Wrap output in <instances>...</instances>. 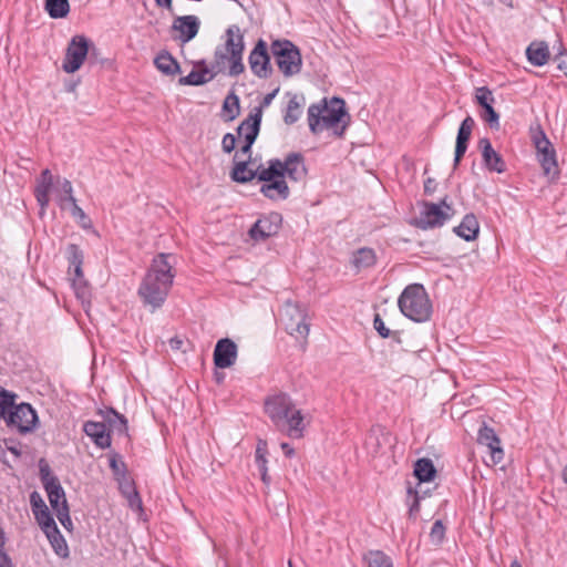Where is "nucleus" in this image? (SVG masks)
Masks as SVG:
<instances>
[{"label":"nucleus","mask_w":567,"mask_h":567,"mask_svg":"<svg viewBox=\"0 0 567 567\" xmlns=\"http://www.w3.org/2000/svg\"><path fill=\"white\" fill-rule=\"evenodd\" d=\"M175 257L172 254H158L152 260L147 269L137 293L145 307H150L151 311L161 308L173 286L175 271L173 261Z\"/></svg>","instance_id":"nucleus-1"},{"label":"nucleus","mask_w":567,"mask_h":567,"mask_svg":"<svg viewBox=\"0 0 567 567\" xmlns=\"http://www.w3.org/2000/svg\"><path fill=\"white\" fill-rule=\"evenodd\" d=\"M264 409L279 432L290 439L303 437L308 422L289 394L279 392L267 396Z\"/></svg>","instance_id":"nucleus-2"},{"label":"nucleus","mask_w":567,"mask_h":567,"mask_svg":"<svg viewBox=\"0 0 567 567\" xmlns=\"http://www.w3.org/2000/svg\"><path fill=\"white\" fill-rule=\"evenodd\" d=\"M349 114L341 99L333 97L328 104L326 100L312 104L308 109L309 128L313 134L331 131L334 136L341 137L347 128Z\"/></svg>","instance_id":"nucleus-3"},{"label":"nucleus","mask_w":567,"mask_h":567,"mask_svg":"<svg viewBox=\"0 0 567 567\" xmlns=\"http://www.w3.org/2000/svg\"><path fill=\"white\" fill-rule=\"evenodd\" d=\"M400 311L415 322H425L432 313V303L424 287L412 284L404 288L398 299Z\"/></svg>","instance_id":"nucleus-4"},{"label":"nucleus","mask_w":567,"mask_h":567,"mask_svg":"<svg viewBox=\"0 0 567 567\" xmlns=\"http://www.w3.org/2000/svg\"><path fill=\"white\" fill-rule=\"evenodd\" d=\"M271 52L276 64L285 76L298 74L302 60L299 49L289 40H276L271 43Z\"/></svg>","instance_id":"nucleus-5"},{"label":"nucleus","mask_w":567,"mask_h":567,"mask_svg":"<svg viewBox=\"0 0 567 567\" xmlns=\"http://www.w3.org/2000/svg\"><path fill=\"white\" fill-rule=\"evenodd\" d=\"M40 480L48 494L51 507L56 513L59 520L68 518V502L59 478L52 474L50 466L43 461L40 462Z\"/></svg>","instance_id":"nucleus-6"},{"label":"nucleus","mask_w":567,"mask_h":567,"mask_svg":"<svg viewBox=\"0 0 567 567\" xmlns=\"http://www.w3.org/2000/svg\"><path fill=\"white\" fill-rule=\"evenodd\" d=\"M280 321L289 334L297 339H307L310 324L306 309L301 305L292 301L285 302L280 311Z\"/></svg>","instance_id":"nucleus-7"},{"label":"nucleus","mask_w":567,"mask_h":567,"mask_svg":"<svg viewBox=\"0 0 567 567\" xmlns=\"http://www.w3.org/2000/svg\"><path fill=\"white\" fill-rule=\"evenodd\" d=\"M7 426L19 434H29L37 430L39 417L35 410L29 403L14 404L3 417Z\"/></svg>","instance_id":"nucleus-8"},{"label":"nucleus","mask_w":567,"mask_h":567,"mask_svg":"<svg viewBox=\"0 0 567 567\" xmlns=\"http://www.w3.org/2000/svg\"><path fill=\"white\" fill-rule=\"evenodd\" d=\"M454 214L452 206L447 203L446 197L440 204L424 202L422 210L416 220V226L421 229H431L441 227Z\"/></svg>","instance_id":"nucleus-9"},{"label":"nucleus","mask_w":567,"mask_h":567,"mask_svg":"<svg viewBox=\"0 0 567 567\" xmlns=\"http://www.w3.org/2000/svg\"><path fill=\"white\" fill-rule=\"evenodd\" d=\"M90 41L86 37L74 35L66 48L62 62V70L65 73H74L83 65L89 53Z\"/></svg>","instance_id":"nucleus-10"},{"label":"nucleus","mask_w":567,"mask_h":567,"mask_svg":"<svg viewBox=\"0 0 567 567\" xmlns=\"http://www.w3.org/2000/svg\"><path fill=\"white\" fill-rule=\"evenodd\" d=\"M226 37H228V45L235 47L233 51V56H230L229 63V75L237 76L244 72L245 66L243 63V52H244V37L240 32V28L236 24L228 27L226 30Z\"/></svg>","instance_id":"nucleus-11"},{"label":"nucleus","mask_w":567,"mask_h":567,"mask_svg":"<svg viewBox=\"0 0 567 567\" xmlns=\"http://www.w3.org/2000/svg\"><path fill=\"white\" fill-rule=\"evenodd\" d=\"M248 60L251 72L258 78L266 79L271 74L270 58L264 40L257 42Z\"/></svg>","instance_id":"nucleus-12"},{"label":"nucleus","mask_w":567,"mask_h":567,"mask_svg":"<svg viewBox=\"0 0 567 567\" xmlns=\"http://www.w3.org/2000/svg\"><path fill=\"white\" fill-rule=\"evenodd\" d=\"M281 221V215L278 213L264 216L254 224L249 230V235L254 240H266L279 231Z\"/></svg>","instance_id":"nucleus-13"},{"label":"nucleus","mask_w":567,"mask_h":567,"mask_svg":"<svg viewBox=\"0 0 567 567\" xmlns=\"http://www.w3.org/2000/svg\"><path fill=\"white\" fill-rule=\"evenodd\" d=\"M237 353V344L231 339H220L215 346L214 363L219 369H227L236 362Z\"/></svg>","instance_id":"nucleus-14"},{"label":"nucleus","mask_w":567,"mask_h":567,"mask_svg":"<svg viewBox=\"0 0 567 567\" xmlns=\"http://www.w3.org/2000/svg\"><path fill=\"white\" fill-rule=\"evenodd\" d=\"M200 27V21L196 16H181L176 17L172 24V30L177 32V38L182 43L193 40Z\"/></svg>","instance_id":"nucleus-15"},{"label":"nucleus","mask_w":567,"mask_h":567,"mask_svg":"<svg viewBox=\"0 0 567 567\" xmlns=\"http://www.w3.org/2000/svg\"><path fill=\"white\" fill-rule=\"evenodd\" d=\"M478 147L482 152V158L485 167L491 172L502 174L506 171V164L501 154H498L492 146L488 138H481Z\"/></svg>","instance_id":"nucleus-16"},{"label":"nucleus","mask_w":567,"mask_h":567,"mask_svg":"<svg viewBox=\"0 0 567 567\" xmlns=\"http://www.w3.org/2000/svg\"><path fill=\"white\" fill-rule=\"evenodd\" d=\"M477 441L480 444L485 445L489 449L491 457L494 464L502 462L504 452L501 447V441L496 436L494 430L487 425H483L478 430Z\"/></svg>","instance_id":"nucleus-17"},{"label":"nucleus","mask_w":567,"mask_h":567,"mask_svg":"<svg viewBox=\"0 0 567 567\" xmlns=\"http://www.w3.org/2000/svg\"><path fill=\"white\" fill-rule=\"evenodd\" d=\"M281 172L284 177L287 175L290 179L297 182L305 178L307 168L303 156L300 153H290L281 161Z\"/></svg>","instance_id":"nucleus-18"},{"label":"nucleus","mask_w":567,"mask_h":567,"mask_svg":"<svg viewBox=\"0 0 567 567\" xmlns=\"http://www.w3.org/2000/svg\"><path fill=\"white\" fill-rule=\"evenodd\" d=\"M83 431L100 449L111 446V435L106 430L105 423L87 421L83 425Z\"/></svg>","instance_id":"nucleus-19"},{"label":"nucleus","mask_w":567,"mask_h":567,"mask_svg":"<svg viewBox=\"0 0 567 567\" xmlns=\"http://www.w3.org/2000/svg\"><path fill=\"white\" fill-rule=\"evenodd\" d=\"M256 167L248 158L234 159L230 176L237 183H247L256 177Z\"/></svg>","instance_id":"nucleus-20"},{"label":"nucleus","mask_w":567,"mask_h":567,"mask_svg":"<svg viewBox=\"0 0 567 567\" xmlns=\"http://www.w3.org/2000/svg\"><path fill=\"white\" fill-rule=\"evenodd\" d=\"M480 231V224L474 214H467L458 226L454 228V233L466 241L474 240Z\"/></svg>","instance_id":"nucleus-21"},{"label":"nucleus","mask_w":567,"mask_h":567,"mask_svg":"<svg viewBox=\"0 0 567 567\" xmlns=\"http://www.w3.org/2000/svg\"><path fill=\"white\" fill-rule=\"evenodd\" d=\"M260 193L271 200H278L288 198L290 192L285 177H280L271 183L262 184Z\"/></svg>","instance_id":"nucleus-22"},{"label":"nucleus","mask_w":567,"mask_h":567,"mask_svg":"<svg viewBox=\"0 0 567 567\" xmlns=\"http://www.w3.org/2000/svg\"><path fill=\"white\" fill-rule=\"evenodd\" d=\"M377 262V255L374 249L369 247H362L353 251L351 257V264L357 271H361L367 268H371Z\"/></svg>","instance_id":"nucleus-23"},{"label":"nucleus","mask_w":567,"mask_h":567,"mask_svg":"<svg viewBox=\"0 0 567 567\" xmlns=\"http://www.w3.org/2000/svg\"><path fill=\"white\" fill-rule=\"evenodd\" d=\"M528 61L535 66H542L549 60L550 53L547 43L532 42L526 49Z\"/></svg>","instance_id":"nucleus-24"},{"label":"nucleus","mask_w":567,"mask_h":567,"mask_svg":"<svg viewBox=\"0 0 567 567\" xmlns=\"http://www.w3.org/2000/svg\"><path fill=\"white\" fill-rule=\"evenodd\" d=\"M256 171V177L259 182H264V184H268L272 181H277V178L284 177L281 172V161L277 158L268 161V167L258 165Z\"/></svg>","instance_id":"nucleus-25"},{"label":"nucleus","mask_w":567,"mask_h":567,"mask_svg":"<svg viewBox=\"0 0 567 567\" xmlns=\"http://www.w3.org/2000/svg\"><path fill=\"white\" fill-rule=\"evenodd\" d=\"M287 96H289V101L284 114V122L287 125H291L299 120L305 99L292 93H287Z\"/></svg>","instance_id":"nucleus-26"},{"label":"nucleus","mask_w":567,"mask_h":567,"mask_svg":"<svg viewBox=\"0 0 567 567\" xmlns=\"http://www.w3.org/2000/svg\"><path fill=\"white\" fill-rule=\"evenodd\" d=\"M156 68L166 75H175L181 72L179 63L167 51H162L154 60Z\"/></svg>","instance_id":"nucleus-27"},{"label":"nucleus","mask_w":567,"mask_h":567,"mask_svg":"<svg viewBox=\"0 0 567 567\" xmlns=\"http://www.w3.org/2000/svg\"><path fill=\"white\" fill-rule=\"evenodd\" d=\"M235 47L228 45V38L223 47H218L214 54V62L212 63V71L216 74L223 72L226 69V63L230 61Z\"/></svg>","instance_id":"nucleus-28"},{"label":"nucleus","mask_w":567,"mask_h":567,"mask_svg":"<svg viewBox=\"0 0 567 567\" xmlns=\"http://www.w3.org/2000/svg\"><path fill=\"white\" fill-rule=\"evenodd\" d=\"M103 420L107 422L112 431L126 434L127 433V420L114 409L110 408L105 411H101Z\"/></svg>","instance_id":"nucleus-29"},{"label":"nucleus","mask_w":567,"mask_h":567,"mask_svg":"<svg viewBox=\"0 0 567 567\" xmlns=\"http://www.w3.org/2000/svg\"><path fill=\"white\" fill-rule=\"evenodd\" d=\"M215 76V73L204 68L202 70H193L188 75L179 79L182 85H202L209 82Z\"/></svg>","instance_id":"nucleus-30"},{"label":"nucleus","mask_w":567,"mask_h":567,"mask_svg":"<svg viewBox=\"0 0 567 567\" xmlns=\"http://www.w3.org/2000/svg\"><path fill=\"white\" fill-rule=\"evenodd\" d=\"M69 252V271L71 272L73 270L74 278L80 281L84 279L83 271H82V262H83V255L82 251L79 249V247L74 244L69 245L68 247Z\"/></svg>","instance_id":"nucleus-31"},{"label":"nucleus","mask_w":567,"mask_h":567,"mask_svg":"<svg viewBox=\"0 0 567 567\" xmlns=\"http://www.w3.org/2000/svg\"><path fill=\"white\" fill-rule=\"evenodd\" d=\"M414 475L420 482H431L436 475V470L430 458H420L414 465Z\"/></svg>","instance_id":"nucleus-32"},{"label":"nucleus","mask_w":567,"mask_h":567,"mask_svg":"<svg viewBox=\"0 0 567 567\" xmlns=\"http://www.w3.org/2000/svg\"><path fill=\"white\" fill-rule=\"evenodd\" d=\"M538 161L540 163L545 176L549 177L551 181L557 179L559 177V169L555 151L538 155Z\"/></svg>","instance_id":"nucleus-33"},{"label":"nucleus","mask_w":567,"mask_h":567,"mask_svg":"<svg viewBox=\"0 0 567 567\" xmlns=\"http://www.w3.org/2000/svg\"><path fill=\"white\" fill-rule=\"evenodd\" d=\"M261 123V109H255L252 113L249 114V116L241 122V124L238 126L237 132L238 135L244 137L246 140V136L251 134V131L256 126L257 134L259 133Z\"/></svg>","instance_id":"nucleus-34"},{"label":"nucleus","mask_w":567,"mask_h":567,"mask_svg":"<svg viewBox=\"0 0 567 567\" xmlns=\"http://www.w3.org/2000/svg\"><path fill=\"white\" fill-rule=\"evenodd\" d=\"M388 433L382 429L371 430L365 439V446L369 452L377 455L380 452L381 446L388 441Z\"/></svg>","instance_id":"nucleus-35"},{"label":"nucleus","mask_w":567,"mask_h":567,"mask_svg":"<svg viewBox=\"0 0 567 567\" xmlns=\"http://www.w3.org/2000/svg\"><path fill=\"white\" fill-rule=\"evenodd\" d=\"M45 536L58 556L62 558H66L69 556L68 544L58 527L50 530Z\"/></svg>","instance_id":"nucleus-36"},{"label":"nucleus","mask_w":567,"mask_h":567,"mask_svg":"<svg viewBox=\"0 0 567 567\" xmlns=\"http://www.w3.org/2000/svg\"><path fill=\"white\" fill-rule=\"evenodd\" d=\"M223 113L227 122L234 121L240 113L239 97L235 93H229L223 103Z\"/></svg>","instance_id":"nucleus-37"},{"label":"nucleus","mask_w":567,"mask_h":567,"mask_svg":"<svg viewBox=\"0 0 567 567\" xmlns=\"http://www.w3.org/2000/svg\"><path fill=\"white\" fill-rule=\"evenodd\" d=\"M45 10L52 19L65 18L70 11L69 0H45Z\"/></svg>","instance_id":"nucleus-38"},{"label":"nucleus","mask_w":567,"mask_h":567,"mask_svg":"<svg viewBox=\"0 0 567 567\" xmlns=\"http://www.w3.org/2000/svg\"><path fill=\"white\" fill-rule=\"evenodd\" d=\"M363 560L368 567H393L392 559L381 550L368 551Z\"/></svg>","instance_id":"nucleus-39"},{"label":"nucleus","mask_w":567,"mask_h":567,"mask_svg":"<svg viewBox=\"0 0 567 567\" xmlns=\"http://www.w3.org/2000/svg\"><path fill=\"white\" fill-rule=\"evenodd\" d=\"M34 517L44 534H49L50 530L58 527L49 512L48 506L42 509L35 511Z\"/></svg>","instance_id":"nucleus-40"},{"label":"nucleus","mask_w":567,"mask_h":567,"mask_svg":"<svg viewBox=\"0 0 567 567\" xmlns=\"http://www.w3.org/2000/svg\"><path fill=\"white\" fill-rule=\"evenodd\" d=\"M17 394L0 386V417L3 419L16 404Z\"/></svg>","instance_id":"nucleus-41"},{"label":"nucleus","mask_w":567,"mask_h":567,"mask_svg":"<svg viewBox=\"0 0 567 567\" xmlns=\"http://www.w3.org/2000/svg\"><path fill=\"white\" fill-rule=\"evenodd\" d=\"M257 138V128L256 126L251 131V134L246 136L244 145L235 153L234 159L248 158L251 161V146Z\"/></svg>","instance_id":"nucleus-42"},{"label":"nucleus","mask_w":567,"mask_h":567,"mask_svg":"<svg viewBox=\"0 0 567 567\" xmlns=\"http://www.w3.org/2000/svg\"><path fill=\"white\" fill-rule=\"evenodd\" d=\"M533 141H534V144H535L538 155L555 151L550 141L547 138V136L543 130H539L534 135Z\"/></svg>","instance_id":"nucleus-43"},{"label":"nucleus","mask_w":567,"mask_h":567,"mask_svg":"<svg viewBox=\"0 0 567 567\" xmlns=\"http://www.w3.org/2000/svg\"><path fill=\"white\" fill-rule=\"evenodd\" d=\"M482 109H483V111L481 113V118L484 122L488 123L491 128L498 130L499 128V115L494 110L493 104H488V105L482 106Z\"/></svg>","instance_id":"nucleus-44"},{"label":"nucleus","mask_w":567,"mask_h":567,"mask_svg":"<svg viewBox=\"0 0 567 567\" xmlns=\"http://www.w3.org/2000/svg\"><path fill=\"white\" fill-rule=\"evenodd\" d=\"M475 122L472 116H466L458 128L456 141L468 143Z\"/></svg>","instance_id":"nucleus-45"},{"label":"nucleus","mask_w":567,"mask_h":567,"mask_svg":"<svg viewBox=\"0 0 567 567\" xmlns=\"http://www.w3.org/2000/svg\"><path fill=\"white\" fill-rule=\"evenodd\" d=\"M71 215L78 220L82 228H91V219L78 204H74V207L71 208Z\"/></svg>","instance_id":"nucleus-46"},{"label":"nucleus","mask_w":567,"mask_h":567,"mask_svg":"<svg viewBox=\"0 0 567 567\" xmlns=\"http://www.w3.org/2000/svg\"><path fill=\"white\" fill-rule=\"evenodd\" d=\"M475 99L481 106L493 104L495 101L492 91L486 86L476 90Z\"/></svg>","instance_id":"nucleus-47"},{"label":"nucleus","mask_w":567,"mask_h":567,"mask_svg":"<svg viewBox=\"0 0 567 567\" xmlns=\"http://www.w3.org/2000/svg\"><path fill=\"white\" fill-rule=\"evenodd\" d=\"M445 535V527L441 520H435L432 525L430 537L432 543L434 544H441L444 539Z\"/></svg>","instance_id":"nucleus-48"},{"label":"nucleus","mask_w":567,"mask_h":567,"mask_svg":"<svg viewBox=\"0 0 567 567\" xmlns=\"http://www.w3.org/2000/svg\"><path fill=\"white\" fill-rule=\"evenodd\" d=\"M50 189H51V187L42 185L40 183L35 187L34 195H35L37 202L39 203L41 208H45L49 204Z\"/></svg>","instance_id":"nucleus-49"},{"label":"nucleus","mask_w":567,"mask_h":567,"mask_svg":"<svg viewBox=\"0 0 567 567\" xmlns=\"http://www.w3.org/2000/svg\"><path fill=\"white\" fill-rule=\"evenodd\" d=\"M73 288H74V291H75V295L79 299L82 300V302L89 300L90 298V289L86 285V281L84 279H82V281L78 280V279H73Z\"/></svg>","instance_id":"nucleus-50"},{"label":"nucleus","mask_w":567,"mask_h":567,"mask_svg":"<svg viewBox=\"0 0 567 567\" xmlns=\"http://www.w3.org/2000/svg\"><path fill=\"white\" fill-rule=\"evenodd\" d=\"M373 328L382 338H389L392 334L391 330L385 327L384 321L379 313H375L374 316Z\"/></svg>","instance_id":"nucleus-51"},{"label":"nucleus","mask_w":567,"mask_h":567,"mask_svg":"<svg viewBox=\"0 0 567 567\" xmlns=\"http://www.w3.org/2000/svg\"><path fill=\"white\" fill-rule=\"evenodd\" d=\"M236 147V137L231 133L224 135L221 141V148L225 153H231Z\"/></svg>","instance_id":"nucleus-52"},{"label":"nucleus","mask_w":567,"mask_h":567,"mask_svg":"<svg viewBox=\"0 0 567 567\" xmlns=\"http://www.w3.org/2000/svg\"><path fill=\"white\" fill-rule=\"evenodd\" d=\"M467 144L468 143L456 141L455 156H454V163H453L454 168H456L458 166L462 157L464 156V154L467 150Z\"/></svg>","instance_id":"nucleus-53"},{"label":"nucleus","mask_w":567,"mask_h":567,"mask_svg":"<svg viewBox=\"0 0 567 567\" xmlns=\"http://www.w3.org/2000/svg\"><path fill=\"white\" fill-rule=\"evenodd\" d=\"M30 503L32 506L33 514L35 513V511L47 507L44 501L42 499L41 495L38 492L31 493Z\"/></svg>","instance_id":"nucleus-54"},{"label":"nucleus","mask_w":567,"mask_h":567,"mask_svg":"<svg viewBox=\"0 0 567 567\" xmlns=\"http://www.w3.org/2000/svg\"><path fill=\"white\" fill-rule=\"evenodd\" d=\"M267 452V444L264 441H259L257 449H256V464L267 463V460L265 457Z\"/></svg>","instance_id":"nucleus-55"},{"label":"nucleus","mask_w":567,"mask_h":567,"mask_svg":"<svg viewBox=\"0 0 567 567\" xmlns=\"http://www.w3.org/2000/svg\"><path fill=\"white\" fill-rule=\"evenodd\" d=\"M557 69L567 76V52H560L556 55Z\"/></svg>","instance_id":"nucleus-56"},{"label":"nucleus","mask_w":567,"mask_h":567,"mask_svg":"<svg viewBox=\"0 0 567 567\" xmlns=\"http://www.w3.org/2000/svg\"><path fill=\"white\" fill-rule=\"evenodd\" d=\"M278 92H279V87H276L272 92L267 93L264 96V99H262V101L260 103V106L258 109H261V111H262L264 109L268 107L271 104L272 100L278 94Z\"/></svg>","instance_id":"nucleus-57"},{"label":"nucleus","mask_w":567,"mask_h":567,"mask_svg":"<svg viewBox=\"0 0 567 567\" xmlns=\"http://www.w3.org/2000/svg\"><path fill=\"white\" fill-rule=\"evenodd\" d=\"M436 189V182L434 178H431L429 177L425 182H424V193L426 195H432Z\"/></svg>","instance_id":"nucleus-58"},{"label":"nucleus","mask_w":567,"mask_h":567,"mask_svg":"<svg viewBox=\"0 0 567 567\" xmlns=\"http://www.w3.org/2000/svg\"><path fill=\"white\" fill-rule=\"evenodd\" d=\"M39 183L42 184V185L49 186V187L52 186L53 177H52V174H51V172L49 169H44L41 173V181Z\"/></svg>","instance_id":"nucleus-59"},{"label":"nucleus","mask_w":567,"mask_h":567,"mask_svg":"<svg viewBox=\"0 0 567 567\" xmlns=\"http://www.w3.org/2000/svg\"><path fill=\"white\" fill-rule=\"evenodd\" d=\"M257 467L260 472V475H261V480L265 484H269L270 482V477L268 476V473H267V463H262L261 464H257Z\"/></svg>","instance_id":"nucleus-60"},{"label":"nucleus","mask_w":567,"mask_h":567,"mask_svg":"<svg viewBox=\"0 0 567 567\" xmlns=\"http://www.w3.org/2000/svg\"><path fill=\"white\" fill-rule=\"evenodd\" d=\"M0 567H13L12 560L6 551L0 553Z\"/></svg>","instance_id":"nucleus-61"},{"label":"nucleus","mask_w":567,"mask_h":567,"mask_svg":"<svg viewBox=\"0 0 567 567\" xmlns=\"http://www.w3.org/2000/svg\"><path fill=\"white\" fill-rule=\"evenodd\" d=\"M280 447L287 457H291L295 455V450L289 443L282 442L280 444Z\"/></svg>","instance_id":"nucleus-62"},{"label":"nucleus","mask_w":567,"mask_h":567,"mask_svg":"<svg viewBox=\"0 0 567 567\" xmlns=\"http://www.w3.org/2000/svg\"><path fill=\"white\" fill-rule=\"evenodd\" d=\"M61 188L63 190V193L65 194V196H71V194L73 193V187H72V184L69 179H64L61 184Z\"/></svg>","instance_id":"nucleus-63"},{"label":"nucleus","mask_w":567,"mask_h":567,"mask_svg":"<svg viewBox=\"0 0 567 567\" xmlns=\"http://www.w3.org/2000/svg\"><path fill=\"white\" fill-rule=\"evenodd\" d=\"M120 465L123 466V463H118L116 455H113L110 458V467L114 471V473L120 472Z\"/></svg>","instance_id":"nucleus-64"}]
</instances>
